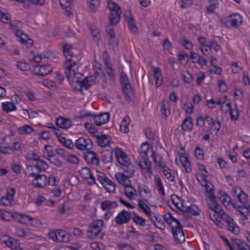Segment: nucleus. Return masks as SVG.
<instances>
[{"label":"nucleus","mask_w":250,"mask_h":250,"mask_svg":"<svg viewBox=\"0 0 250 250\" xmlns=\"http://www.w3.org/2000/svg\"><path fill=\"white\" fill-rule=\"evenodd\" d=\"M95 73L93 75L86 77L83 80L80 81L79 83L81 88L84 87L87 89L90 86L95 83L96 80L101 79L103 82V85L104 86L107 83V81L105 79V75L101 69L100 64L94 66Z\"/></svg>","instance_id":"nucleus-1"},{"label":"nucleus","mask_w":250,"mask_h":250,"mask_svg":"<svg viewBox=\"0 0 250 250\" xmlns=\"http://www.w3.org/2000/svg\"><path fill=\"white\" fill-rule=\"evenodd\" d=\"M149 150V144L143 143L140 147V154L141 160L139 166L143 169V173L146 177L150 178L152 175L151 162L147 158V151Z\"/></svg>","instance_id":"nucleus-2"},{"label":"nucleus","mask_w":250,"mask_h":250,"mask_svg":"<svg viewBox=\"0 0 250 250\" xmlns=\"http://www.w3.org/2000/svg\"><path fill=\"white\" fill-rule=\"evenodd\" d=\"M217 216H219L223 221L227 223L226 227L228 230L236 235L239 234V227L235 224L233 219L224 211L219 210Z\"/></svg>","instance_id":"nucleus-3"},{"label":"nucleus","mask_w":250,"mask_h":250,"mask_svg":"<svg viewBox=\"0 0 250 250\" xmlns=\"http://www.w3.org/2000/svg\"><path fill=\"white\" fill-rule=\"evenodd\" d=\"M97 179L106 191L109 193H114L115 192V184L104 173L97 172Z\"/></svg>","instance_id":"nucleus-4"},{"label":"nucleus","mask_w":250,"mask_h":250,"mask_svg":"<svg viewBox=\"0 0 250 250\" xmlns=\"http://www.w3.org/2000/svg\"><path fill=\"white\" fill-rule=\"evenodd\" d=\"M120 82L126 99L130 100L132 95V90L129 80L126 74L123 72H121L120 75Z\"/></svg>","instance_id":"nucleus-5"},{"label":"nucleus","mask_w":250,"mask_h":250,"mask_svg":"<svg viewBox=\"0 0 250 250\" xmlns=\"http://www.w3.org/2000/svg\"><path fill=\"white\" fill-rule=\"evenodd\" d=\"M103 224V221L102 220L94 221L90 224L87 230V237L90 239H94L102 231Z\"/></svg>","instance_id":"nucleus-6"},{"label":"nucleus","mask_w":250,"mask_h":250,"mask_svg":"<svg viewBox=\"0 0 250 250\" xmlns=\"http://www.w3.org/2000/svg\"><path fill=\"white\" fill-rule=\"evenodd\" d=\"M48 236L50 239L57 242L66 243L69 239V234L62 230H51L48 233Z\"/></svg>","instance_id":"nucleus-7"},{"label":"nucleus","mask_w":250,"mask_h":250,"mask_svg":"<svg viewBox=\"0 0 250 250\" xmlns=\"http://www.w3.org/2000/svg\"><path fill=\"white\" fill-rule=\"evenodd\" d=\"M75 146L80 150H89L93 147V143L89 139L80 137L76 141Z\"/></svg>","instance_id":"nucleus-8"},{"label":"nucleus","mask_w":250,"mask_h":250,"mask_svg":"<svg viewBox=\"0 0 250 250\" xmlns=\"http://www.w3.org/2000/svg\"><path fill=\"white\" fill-rule=\"evenodd\" d=\"M53 71L52 67L49 64L36 65L34 69V72L36 75L42 77L50 74Z\"/></svg>","instance_id":"nucleus-9"},{"label":"nucleus","mask_w":250,"mask_h":250,"mask_svg":"<svg viewBox=\"0 0 250 250\" xmlns=\"http://www.w3.org/2000/svg\"><path fill=\"white\" fill-rule=\"evenodd\" d=\"M171 231L175 240L177 242L182 243L185 241V234L181 224L174 229H172Z\"/></svg>","instance_id":"nucleus-10"},{"label":"nucleus","mask_w":250,"mask_h":250,"mask_svg":"<svg viewBox=\"0 0 250 250\" xmlns=\"http://www.w3.org/2000/svg\"><path fill=\"white\" fill-rule=\"evenodd\" d=\"M47 177L43 174H39L32 181V185L36 188H43L47 184Z\"/></svg>","instance_id":"nucleus-11"},{"label":"nucleus","mask_w":250,"mask_h":250,"mask_svg":"<svg viewBox=\"0 0 250 250\" xmlns=\"http://www.w3.org/2000/svg\"><path fill=\"white\" fill-rule=\"evenodd\" d=\"M115 154L118 163H120L122 167L130 162L127 155L124 153L121 149H115Z\"/></svg>","instance_id":"nucleus-12"},{"label":"nucleus","mask_w":250,"mask_h":250,"mask_svg":"<svg viewBox=\"0 0 250 250\" xmlns=\"http://www.w3.org/2000/svg\"><path fill=\"white\" fill-rule=\"evenodd\" d=\"M65 75L69 81L73 83H78L81 80L82 74L78 72H76V69L71 70H65Z\"/></svg>","instance_id":"nucleus-13"},{"label":"nucleus","mask_w":250,"mask_h":250,"mask_svg":"<svg viewBox=\"0 0 250 250\" xmlns=\"http://www.w3.org/2000/svg\"><path fill=\"white\" fill-rule=\"evenodd\" d=\"M241 206L234 205V208L236 209L238 212H239L243 216V220H246L248 219V215L250 213V205L248 203V201L246 202V203H241Z\"/></svg>","instance_id":"nucleus-14"},{"label":"nucleus","mask_w":250,"mask_h":250,"mask_svg":"<svg viewBox=\"0 0 250 250\" xmlns=\"http://www.w3.org/2000/svg\"><path fill=\"white\" fill-rule=\"evenodd\" d=\"M0 241L2 243L5 244L11 249H16L18 248L19 246V243L17 240L9 237L7 235L2 236L0 238Z\"/></svg>","instance_id":"nucleus-15"},{"label":"nucleus","mask_w":250,"mask_h":250,"mask_svg":"<svg viewBox=\"0 0 250 250\" xmlns=\"http://www.w3.org/2000/svg\"><path fill=\"white\" fill-rule=\"evenodd\" d=\"M130 219L129 213L126 210L121 211L115 218V222L117 224L122 225L127 223Z\"/></svg>","instance_id":"nucleus-16"},{"label":"nucleus","mask_w":250,"mask_h":250,"mask_svg":"<svg viewBox=\"0 0 250 250\" xmlns=\"http://www.w3.org/2000/svg\"><path fill=\"white\" fill-rule=\"evenodd\" d=\"M85 160L88 163L96 166L99 164V159L95 152L93 151H87L83 154Z\"/></svg>","instance_id":"nucleus-17"},{"label":"nucleus","mask_w":250,"mask_h":250,"mask_svg":"<svg viewBox=\"0 0 250 250\" xmlns=\"http://www.w3.org/2000/svg\"><path fill=\"white\" fill-rule=\"evenodd\" d=\"M109 119V114L107 113H101L94 117L95 125L97 126H100L107 123Z\"/></svg>","instance_id":"nucleus-18"},{"label":"nucleus","mask_w":250,"mask_h":250,"mask_svg":"<svg viewBox=\"0 0 250 250\" xmlns=\"http://www.w3.org/2000/svg\"><path fill=\"white\" fill-rule=\"evenodd\" d=\"M117 181L125 187H129L131 185V181L128 179L130 177L125 175L122 173H117L115 176Z\"/></svg>","instance_id":"nucleus-19"},{"label":"nucleus","mask_w":250,"mask_h":250,"mask_svg":"<svg viewBox=\"0 0 250 250\" xmlns=\"http://www.w3.org/2000/svg\"><path fill=\"white\" fill-rule=\"evenodd\" d=\"M57 125L62 129H67L69 128L72 125L71 121L69 119L64 118L60 117L56 119Z\"/></svg>","instance_id":"nucleus-20"},{"label":"nucleus","mask_w":250,"mask_h":250,"mask_svg":"<svg viewBox=\"0 0 250 250\" xmlns=\"http://www.w3.org/2000/svg\"><path fill=\"white\" fill-rule=\"evenodd\" d=\"M208 199L207 201L208 208L211 209V211H218L219 205L216 202L215 196L214 194H211L208 196Z\"/></svg>","instance_id":"nucleus-21"},{"label":"nucleus","mask_w":250,"mask_h":250,"mask_svg":"<svg viewBox=\"0 0 250 250\" xmlns=\"http://www.w3.org/2000/svg\"><path fill=\"white\" fill-rule=\"evenodd\" d=\"M94 136L97 139V144L101 147H105L109 144V140L106 135L97 133Z\"/></svg>","instance_id":"nucleus-22"},{"label":"nucleus","mask_w":250,"mask_h":250,"mask_svg":"<svg viewBox=\"0 0 250 250\" xmlns=\"http://www.w3.org/2000/svg\"><path fill=\"white\" fill-rule=\"evenodd\" d=\"M125 16L129 28L132 30L133 33H136L137 32L138 29L136 25L135 21L131 16L130 13L128 12L125 13Z\"/></svg>","instance_id":"nucleus-23"},{"label":"nucleus","mask_w":250,"mask_h":250,"mask_svg":"<svg viewBox=\"0 0 250 250\" xmlns=\"http://www.w3.org/2000/svg\"><path fill=\"white\" fill-rule=\"evenodd\" d=\"M229 22L232 26L237 27L242 22V18L239 14H234L229 17Z\"/></svg>","instance_id":"nucleus-24"},{"label":"nucleus","mask_w":250,"mask_h":250,"mask_svg":"<svg viewBox=\"0 0 250 250\" xmlns=\"http://www.w3.org/2000/svg\"><path fill=\"white\" fill-rule=\"evenodd\" d=\"M153 71V78L155 80V84L157 87H159L162 83V76L161 69L159 67H154Z\"/></svg>","instance_id":"nucleus-25"},{"label":"nucleus","mask_w":250,"mask_h":250,"mask_svg":"<svg viewBox=\"0 0 250 250\" xmlns=\"http://www.w3.org/2000/svg\"><path fill=\"white\" fill-rule=\"evenodd\" d=\"M184 215H187L188 213H191L193 215L197 216L199 214V209L195 205H191L188 207H184L181 210Z\"/></svg>","instance_id":"nucleus-26"},{"label":"nucleus","mask_w":250,"mask_h":250,"mask_svg":"<svg viewBox=\"0 0 250 250\" xmlns=\"http://www.w3.org/2000/svg\"><path fill=\"white\" fill-rule=\"evenodd\" d=\"M25 173L28 177L33 178L40 174L39 170L35 165L27 166L25 170Z\"/></svg>","instance_id":"nucleus-27"},{"label":"nucleus","mask_w":250,"mask_h":250,"mask_svg":"<svg viewBox=\"0 0 250 250\" xmlns=\"http://www.w3.org/2000/svg\"><path fill=\"white\" fill-rule=\"evenodd\" d=\"M231 240L238 250H250V246L241 240L232 238Z\"/></svg>","instance_id":"nucleus-28"},{"label":"nucleus","mask_w":250,"mask_h":250,"mask_svg":"<svg viewBox=\"0 0 250 250\" xmlns=\"http://www.w3.org/2000/svg\"><path fill=\"white\" fill-rule=\"evenodd\" d=\"M121 13L122 11H114L111 12L109 16V21L111 24L115 25L119 22Z\"/></svg>","instance_id":"nucleus-29"},{"label":"nucleus","mask_w":250,"mask_h":250,"mask_svg":"<svg viewBox=\"0 0 250 250\" xmlns=\"http://www.w3.org/2000/svg\"><path fill=\"white\" fill-rule=\"evenodd\" d=\"M117 207V203L114 201L106 200L101 204V208L103 210L109 211L111 208H114Z\"/></svg>","instance_id":"nucleus-30"},{"label":"nucleus","mask_w":250,"mask_h":250,"mask_svg":"<svg viewBox=\"0 0 250 250\" xmlns=\"http://www.w3.org/2000/svg\"><path fill=\"white\" fill-rule=\"evenodd\" d=\"M63 53L66 58H75L72 51V47L70 44L65 43L63 46Z\"/></svg>","instance_id":"nucleus-31"},{"label":"nucleus","mask_w":250,"mask_h":250,"mask_svg":"<svg viewBox=\"0 0 250 250\" xmlns=\"http://www.w3.org/2000/svg\"><path fill=\"white\" fill-rule=\"evenodd\" d=\"M139 195L143 198L146 199L150 197L151 193L148 188L146 186H139L138 189Z\"/></svg>","instance_id":"nucleus-32"},{"label":"nucleus","mask_w":250,"mask_h":250,"mask_svg":"<svg viewBox=\"0 0 250 250\" xmlns=\"http://www.w3.org/2000/svg\"><path fill=\"white\" fill-rule=\"evenodd\" d=\"M46 158L52 164L57 167H61L62 165V161L58 158L56 155L53 153L52 151H51V153L50 154H47Z\"/></svg>","instance_id":"nucleus-33"},{"label":"nucleus","mask_w":250,"mask_h":250,"mask_svg":"<svg viewBox=\"0 0 250 250\" xmlns=\"http://www.w3.org/2000/svg\"><path fill=\"white\" fill-rule=\"evenodd\" d=\"M65 70H71L78 68L75 58H66V61L64 63Z\"/></svg>","instance_id":"nucleus-34"},{"label":"nucleus","mask_w":250,"mask_h":250,"mask_svg":"<svg viewBox=\"0 0 250 250\" xmlns=\"http://www.w3.org/2000/svg\"><path fill=\"white\" fill-rule=\"evenodd\" d=\"M122 169L128 177H131L133 176L135 172L134 166L132 165L130 162L122 167Z\"/></svg>","instance_id":"nucleus-35"},{"label":"nucleus","mask_w":250,"mask_h":250,"mask_svg":"<svg viewBox=\"0 0 250 250\" xmlns=\"http://www.w3.org/2000/svg\"><path fill=\"white\" fill-rule=\"evenodd\" d=\"M151 157L153 158V160L155 163L159 167L161 168L164 169L166 167V165L161 161L162 159V156L157 154H155V152L152 151Z\"/></svg>","instance_id":"nucleus-36"},{"label":"nucleus","mask_w":250,"mask_h":250,"mask_svg":"<svg viewBox=\"0 0 250 250\" xmlns=\"http://www.w3.org/2000/svg\"><path fill=\"white\" fill-rule=\"evenodd\" d=\"M209 5L207 7L206 11L210 14L215 12V9L218 7L219 3L218 0H209Z\"/></svg>","instance_id":"nucleus-37"},{"label":"nucleus","mask_w":250,"mask_h":250,"mask_svg":"<svg viewBox=\"0 0 250 250\" xmlns=\"http://www.w3.org/2000/svg\"><path fill=\"white\" fill-rule=\"evenodd\" d=\"M58 139L60 142L66 147L69 149L73 148L74 145L70 139H66L62 135L58 136Z\"/></svg>","instance_id":"nucleus-38"},{"label":"nucleus","mask_w":250,"mask_h":250,"mask_svg":"<svg viewBox=\"0 0 250 250\" xmlns=\"http://www.w3.org/2000/svg\"><path fill=\"white\" fill-rule=\"evenodd\" d=\"M171 200L175 207L181 211L184 206L181 202L180 198L176 195L173 194L171 197Z\"/></svg>","instance_id":"nucleus-39"},{"label":"nucleus","mask_w":250,"mask_h":250,"mask_svg":"<svg viewBox=\"0 0 250 250\" xmlns=\"http://www.w3.org/2000/svg\"><path fill=\"white\" fill-rule=\"evenodd\" d=\"M129 122V118L128 116H125L122 122L120 125V130L121 132L126 133L129 130L128 125Z\"/></svg>","instance_id":"nucleus-40"},{"label":"nucleus","mask_w":250,"mask_h":250,"mask_svg":"<svg viewBox=\"0 0 250 250\" xmlns=\"http://www.w3.org/2000/svg\"><path fill=\"white\" fill-rule=\"evenodd\" d=\"M193 126L192 119L191 117L185 119L182 124V127L184 131H190Z\"/></svg>","instance_id":"nucleus-41"},{"label":"nucleus","mask_w":250,"mask_h":250,"mask_svg":"<svg viewBox=\"0 0 250 250\" xmlns=\"http://www.w3.org/2000/svg\"><path fill=\"white\" fill-rule=\"evenodd\" d=\"M1 108L3 111L6 112H9L16 109V106L15 104L11 102L3 103Z\"/></svg>","instance_id":"nucleus-42"},{"label":"nucleus","mask_w":250,"mask_h":250,"mask_svg":"<svg viewBox=\"0 0 250 250\" xmlns=\"http://www.w3.org/2000/svg\"><path fill=\"white\" fill-rule=\"evenodd\" d=\"M138 206L148 216L152 215V212L150 208L143 201L139 200L138 201Z\"/></svg>","instance_id":"nucleus-43"},{"label":"nucleus","mask_w":250,"mask_h":250,"mask_svg":"<svg viewBox=\"0 0 250 250\" xmlns=\"http://www.w3.org/2000/svg\"><path fill=\"white\" fill-rule=\"evenodd\" d=\"M73 0H60V3L62 8H65L67 13V15L69 16L70 14L69 10L70 9L71 2Z\"/></svg>","instance_id":"nucleus-44"},{"label":"nucleus","mask_w":250,"mask_h":250,"mask_svg":"<svg viewBox=\"0 0 250 250\" xmlns=\"http://www.w3.org/2000/svg\"><path fill=\"white\" fill-rule=\"evenodd\" d=\"M128 188L124 191V194L130 199L134 198L133 196L136 195V190L130 185L129 187H126Z\"/></svg>","instance_id":"nucleus-45"},{"label":"nucleus","mask_w":250,"mask_h":250,"mask_svg":"<svg viewBox=\"0 0 250 250\" xmlns=\"http://www.w3.org/2000/svg\"><path fill=\"white\" fill-rule=\"evenodd\" d=\"M162 114L165 117H167L170 114V110L167 102L163 101L162 106L161 107Z\"/></svg>","instance_id":"nucleus-46"},{"label":"nucleus","mask_w":250,"mask_h":250,"mask_svg":"<svg viewBox=\"0 0 250 250\" xmlns=\"http://www.w3.org/2000/svg\"><path fill=\"white\" fill-rule=\"evenodd\" d=\"M155 184L157 187L159 192L163 196L165 195L164 187L161 179L159 177H155Z\"/></svg>","instance_id":"nucleus-47"},{"label":"nucleus","mask_w":250,"mask_h":250,"mask_svg":"<svg viewBox=\"0 0 250 250\" xmlns=\"http://www.w3.org/2000/svg\"><path fill=\"white\" fill-rule=\"evenodd\" d=\"M218 212V211L208 212V214L209 218L214 222V223L216 226H219L221 224V221L217 219V217H218L217 216Z\"/></svg>","instance_id":"nucleus-48"},{"label":"nucleus","mask_w":250,"mask_h":250,"mask_svg":"<svg viewBox=\"0 0 250 250\" xmlns=\"http://www.w3.org/2000/svg\"><path fill=\"white\" fill-rule=\"evenodd\" d=\"M19 131L20 134H30L33 131V128L28 125H24L22 127L19 128Z\"/></svg>","instance_id":"nucleus-49"},{"label":"nucleus","mask_w":250,"mask_h":250,"mask_svg":"<svg viewBox=\"0 0 250 250\" xmlns=\"http://www.w3.org/2000/svg\"><path fill=\"white\" fill-rule=\"evenodd\" d=\"M81 177L84 179L89 178L91 176L90 170L87 167H83L80 171Z\"/></svg>","instance_id":"nucleus-50"},{"label":"nucleus","mask_w":250,"mask_h":250,"mask_svg":"<svg viewBox=\"0 0 250 250\" xmlns=\"http://www.w3.org/2000/svg\"><path fill=\"white\" fill-rule=\"evenodd\" d=\"M35 166L38 168V170H39L40 173L42 171H45L48 167V165L42 160L38 161Z\"/></svg>","instance_id":"nucleus-51"},{"label":"nucleus","mask_w":250,"mask_h":250,"mask_svg":"<svg viewBox=\"0 0 250 250\" xmlns=\"http://www.w3.org/2000/svg\"><path fill=\"white\" fill-rule=\"evenodd\" d=\"M107 7L111 12L114 11H121L120 7L115 2L111 0L108 1Z\"/></svg>","instance_id":"nucleus-52"},{"label":"nucleus","mask_w":250,"mask_h":250,"mask_svg":"<svg viewBox=\"0 0 250 250\" xmlns=\"http://www.w3.org/2000/svg\"><path fill=\"white\" fill-rule=\"evenodd\" d=\"M181 161L182 163L183 167H185V169L187 172H190L191 171V168L190 166V163L188 160L187 157H184L182 159H181Z\"/></svg>","instance_id":"nucleus-53"},{"label":"nucleus","mask_w":250,"mask_h":250,"mask_svg":"<svg viewBox=\"0 0 250 250\" xmlns=\"http://www.w3.org/2000/svg\"><path fill=\"white\" fill-rule=\"evenodd\" d=\"M13 201L11 198H9L8 196H5L0 199V204L5 207L10 206Z\"/></svg>","instance_id":"nucleus-54"},{"label":"nucleus","mask_w":250,"mask_h":250,"mask_svg":"<svg viewBox=\"0 0 250 250\" xmlns=\"http://www.w3.org/2000/svg\"><path fill=\"white\" fill-rule=\"evenodd\" d=\"M0 21L4 23H8L10 21V15L0 10Z\"/></svg>","instance_id":"nucleus-55"},{"label":"nucleus","mask_w":250,"mask_h":250,"mask_svg":"<svg viewBox=\"0 0 250 250\" xmlns=\"http://www.w3.org/2000/svg\"><path fill=\"white\" fill-rule=\"evenodd\" d=\"M132 219L133 222L136 224L139 225L142 227L145 226V220L144 218L140 217L139 215L134 214Z\"/></svg>","instance_id":"nucleus-56"},{"label":"nucleus","mask_w":250,"mask_h":250,"mask_svg":"<svg viewBox=\"0 0 250 250\" xmlns=\"http://www.w3.org/2000/svg\"><path fill=\"white\" fill-rule=\"evenodd\" d=\"M180 42L182 45L184 46L185 48L187 49L190 50L193 47L192 43L189 40L186 39V38H183L181 39Z\"/></svg>","instance_id":"nucleus-57"},{"label":"nucleus","mask_w":250,"mask_h":250,"mask_svg":"<svg viewBox=\"0 0 250 250\" xmlns=\"http://www.w3.org/2000/svg\"><path fill=\"white\" fill-rule=\"evenodd\" d=\"M67 162L73 164H77L79 163V159L77 157L73 154H69L66 158Z\"/></svg>","instance_id":"nucleus-58"},{"label":"nucleus","mask_w":250,"mask_h":250,"mask_svg":"<svg viewBox=\"0 0 250 250\" xmlns=\"http://www.w3.org/2000/svg\"><path fill=\"white\" fill-rule=\"evenodd\" d=\"M167 223L168 226H170L171 229L181 224L180 222L177 219H175L173 217L170 218L168 222H167Z\"/></svg>","instance_id":"nucleus-59"},{"label":"nucleus","mask_w":250,"mask_h":250,"mask_svg":"<svg viewBox=\"0 0 250 250\" xmlns=\"http://www.w3.org/2000/svg\"><path fill=\"white\" fill-rule=\"evenodd\" d=\"M202 186L204 187L206 190V192L207 193L206 196L207 197L210 196L211 194H213V188L214 186L209 181L207 182L205 185H204Z\"/></svg>","instance_id":"nucleus-60"},{"label":"nucleus","mask_w":250,"mask_h":250,"mask_svg":"<svg viewBox=\"0 0 250 250\" xmlns=\"http://www.w3.org/2000/svg\"><path fill=\"white\" fill-rule=\"evenodd\" d=\"M12 217V215L9 212L0 209V217L3 220L9 221Z\"/></svg>","instance_id":"nucleus-61"},{"label":"nucleus","mask_w":250,"mask_h":250,"mask_svg":"<svg viewBox=\"0 0 250 250\" xmlns=\"http://www.w3.org/2000/svg\"><path fill=\"white\" fill-rule=\"evenodd\" d=\"M89 1V9L90 11L94 12L97 6L100 4L99 0H88Z\"/></svg>","instance_id":"nucleus-62"},{"label":"nucleus","mask_w":250,"mask_h":250,"mask_svg":"<svg viewBox=\"0 0 250 250\" xmlns=\"http://www.w3.org/2000/svg\"><path fill=\"white\" fill-rule=\"evenodd\" d=\"M232 192L234 196L239 193V196L244 199V197L245 196V192L243 191L240 188L235 187L233 188L232 189Z\"/></svg>","instance_id":"nucleus-63"},{"label":"nucleus","mask_w":250,"mask_h":250,"mask_svg":"<svg viewBox=\"0 0 250 250\" xmlns=\"http://www.w3.org/2000/svg\"><path fill=\"white\" fill-rule=\"evenodd\" d=\"M236 106V105H235ZM230 115L231 117V119L233 120H236L238 119L239 111L238 110L237 107H236V109H232L229 111Z\"/></svg>","instance_id":"nucleus-64"}]
</instances>
